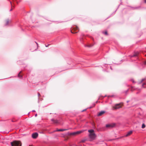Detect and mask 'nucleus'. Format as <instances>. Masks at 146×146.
Listing matches in <instances>:
<instances>
[{
	"instance_id": "obj_1",
	"label": "nucleus",
	"mask_w": 146,
	"mask_h": 146,
	"mask_svg": "<svg viewBox=\"0 0 146 146\" xmlns=\"http://www.w3.org/2000/svg\"><path fill=\"white\" fill-rule=\"evenodd\" d=\"M90 133L89 136L90 138L92 139H94L96 137V135L94 133V130L93 129L89 130L88 131Z\"/></svg>"
},
{
	"instance_id": "obj_2",
	"label": "nucleus",
	"mask_w": 146,
	"mask_h": 146,
	"mask_svg": "<svg viewBox=\"0 0 146 146\" xmlns=\"http://www.w3.org/2000/svg\"><path fill=\"white\" fill-rule=\"evenodd\" d=\"M12 146H21V143L20 141H14L11 143Z\"/></svg>"
},
{
	"instance_id": "obj_3",
	"label": "nucleus",
	"mask_w": 146,
	"mask_h": 146,
	"mask_svg": "<svg viewBox=\"0 0 146 146\" xmlns=\"http://www.w3.org/2000/svg\"><path fill=\"white\" fill-rule=\"evenodd\" d=\"M123 104L122 103L116 104L113 107V110H115L119 109L121 108Z\"/></svg>"
},
{
	"instance_id": "obj_4",
	"label": "nucleus",
	"mask_w": 146,
	"mask_h": 146,
	"mask_svg": "<svg viewBox=\"0 0 146 146\" xmlns=\"http://www.w3.org/2000/svg\"><path fill=\"white\" fill-rule=\"evenodd\" d=\"M78 29V27L77 26H76L75 27L73 28V29L71 30V32L72 33H77V32H75V31Z\"/></svg>"
},
{
	"instance_id": "obj_5",
	"label": "nucleus",
	"mask_w": 146,
	"mask_h": 146,
	"mask_svg": "<svg viewBox=\"0 0 146 146\" xmlns=\"http://www.w3.org/2000/svg\"><path fill=\"white\" fill-rule=\"evenodd\" d=\"M115 124L114 123H112L110 124H107L106 125V127L107 128H111L115 126Z\"/></svg>"
},
{
	"instance_id": "obj_6",
	"label": "nucleus",
	"mask_w": 146,
	"mask_h": 146,
	"mask_svg": "<svg viewBox=\"0 0 146 146\" xmlns=\"http://www.w3.org/2000/svg\"><path fill=\"white\" fill-rule=\"evenodd\" d=\"M38 136V134L37 133H33L32 135V137L33 138L36 139Z\"/></svg>"
},
{
	"instance_id": "obj_7",
	"label": "nucleus",
	"mask_w": 146,
	"mask_h": 146,
	"mask_svg": "<svg viewBox=\"0 0 146 146\" xmlns=\"http://www.w3.org/2000/svg\"><path fill=\"white\" fill-rule=\"evenodd\" d=\"M132 133V131H129L128 132L127 134L125 135L124 136L125 137H127L128 136H129L131 135Z\"/></svg>"
},
{
	"instance_id": "obj_8",
	"label": "nucleus",
	"mask_w": 146,
	"mask_h": 146,
	"mask_svg": "<svg viewBox=\"0 0 146 146\" xmlns=\"http://www.w3.org/2000/svg\"><path fill=\"white\" fill-rule=\"evenodd\" d=\"M84 131L83 130L78 131H77L76 132V135L80 134L82 132H83Z\"/></svg>"
},
{
	"instance_id": "obj_9",
	"label": "nucleus",
	"mask_w": 146,
	"mask_h": 146,
	"mask_svg": "<svg viewBox=\"0 0 146 146\" xmlns=\"http://www.w3.org/2000/svg\"><path fill=\"white\" fill-rule=\"evenodd\" d=\"M105 113V112L104 111H101L98 114V116H100L102 114H104Z\"/></svg>"
},
{
	"instance_id": "obj_10",
	"label": "nucleus",
	"mask_w": 146,
	"mask_h": 146,
	"mask_svg": "<svg viewBox=\"0 0 146 146\" xmlns=\"http://www.w3.org/2000/svg\"><path fill=\"white\" fill-rule=\"evenodd\" d=\"M145 80V78H143L139 80L138 81V83L139 84H141L142 83L143 81H144Z\"/></svg>"
},
{
	"instance_id": "obj_11",
	"label": "nucleus",
	"mask_w": 146,
	"mask_h": 146,
	"mask_svg": "<svg viewBox=\"0 0 146 146\" xmlns=\"http://www.w3.org/2000/svg\"><path fill=\"white\" fill-rule=\"evenodd\" d=\"M9 23V21L8 19L6 20L5 21V25H8Z\"/></svg>"
},
{
	"instance_id": "obj_12",
	"label": "nucleus",
	"mask_w": 146,
	"mask_h": 146,
	"mask_svg": "<svg viewBox=\"0 0 146 146\" xmlns=\"http://www.w3.org/2000/svg\"><path fill=\"white\" fill-rule=\"evenodd\" d=\"M52 121L55 123H58V121L56 119H52Z\"/></svg>"
},
{
	"instance_id": "obj_13",
	"label": "nucleus",
	"mask_w": 146,
	"mask_h": 146,
	"mask_svg": "<svg viewBox=\"0 0 146 146\" xmlns=\"http://www.w3.org/2000/svg\"><path fill=\"white\" fill-rule=\"evenodd\" d=\"M66 130V129H57L56 131H63L64 130Z\"/></svg>"
},
{
	"instance_id": "obj_14",
	"label": "nucleus",
	"mask_w": 146,
	"mask_h": 146,
	"mask_svg": "<svg viewBox=\"0 0 146 146\" xmlns=\"http://www.w3.org/2000/svg\"><path fill=\"white\" fill-rule=\"evenodd\" d=\"M138 54H139V53L138 52H137V53H135V54H134L133 55L131 56V57H134V56H137V55Z\"/></svg>"
},
{
	"instance_id": "obj_15",
	"label": "nucleus",
	"mask_w": 146,
	"mask_h": 146,
	"mask_svg": "<svg viewBox=\"0 0 146 146\" xmlns=\"http://www.w3.org/2000/svg\"><path fill=\"white\" fill-rule=\"evenodd\" d=\"M21 71L19 72V74H18V77L20 78H21L22 77V76L21 75H20V74L21 73Z\"/></svg>"
},
{
	"instance_id": "obj_16",
	"label": "nucleus",
	"mask_w": 146,
	"mask_h": 146,
	"mask_svg": "<svg viewBox=\"0 0 146 146\" xmlns=\"http://www.w3.org/2000/svg\"><path fill=\"white\" fill-rule=\"evenodd\" d=\"M70 135H76V132L71 133Z\"/></svg>"
},
{
	"instance_id": "obj_17",
	"label": "nucleus",
	"mask_w": 146,
	"mask_h": 146,
	"mask_svg": "<svg viewBox=\"0 0 146 146\" xmlns=\"http://www.w3.org/2000/svg\"><path fill=\"white\" fill-rule=\"evenodd\" d=\"M145 127V124H143L142 125V128H144Z\"/></svg>"
},
{
	"instance_id": "obj_18",
	"label": "nucleus",
	"mask_w": 146,
	"mask_h": 146,
	"mask_svg": "<svg viewBox=\"0 0 146 146\" xmlns=\"http://www.w3.org/2000/svg\"><path fill=\"white\" fill-rule=\"evenodd\" d=\"M103 33L104 34L106 35H108V33L107 31H106L105 32H103Z\"/></svg>"
},
{
	"instance_id": "obj_19",
	"label": "nucleus",
	"mask_w": 146,
	"mask_h": 146,
	"mask_svg": "<svg viewBox=\"0 0 146 146\" xmlns=\"http://www.w3.org/2000/svg\"><path fill=\"white\" fill-rule=\"evenodd\" d=\"M86 141V139H83V140H82L81 141V142H82V143H84V142Z\"/></svg>"
},
{
	"instance_id": "obj_20",
	"label": "nucleus",
	"mask_w": 146,
	"mask_h": 146,
	"mask_svg": "<svg viewBox=\"0 0 146 146\" xmlns=\"http://www.w3.org/2000/svg\"><path fill=\"white\" fill-rule=\"evenodd\" d=\"M10 3L11 4V9H10V11H12V9H13V6H12V2L10 1Z\"/></svg>"
},
{
	"instance_id": "obj_21",
	"label": "nucleus",
	"mask_w": 146,
	"mask_h": 146,
	"mask_svg": "<svg viewBox=\"0 0 146 146\" xmlns=\"http://www.w3.org/2000/svg\"><path fill=\"white\" fill-rule=\"evenodd\" d=\"M93 46V45L90 44V45H88V46L89 47H90L92 46Z\"/></svg>"
},
{
	"instance_id": "obj_22",
	"label": "nucleus",
	"mask_w": 146,
	"mask_h": 146,
	"mask_svg": "<svg viewBox=\"0 0 146 146\" xmlns=\"http://www.w3.org/2000/svg\"><path fill=\"white\" fill-rule=\"evenodd\" d=\"M38 96L39 97V96H40V94L39 93H38Z\"/></svg>"
},
{
	"instance_id": "obj_23",
	"label": "nucleus",
	"mask_w": 146,
	"mask_h": 146,
	"mask_svg": "<svg viewBox=\"0 0 146 146\" xmlns=\"http://www.w3.org/2000/svg\"><path fill=\"white\" fill-rule=\"evenodd\" d=\"M145 83H143V85H142V86H143H143H144V85H145Z\"/></svg>"
},
{
	"instance_id": "obj_24",
	"label": "nucleus",
	"mask_w": 146,
	"mask_h": 146,
	"mask_svg": "<svg viewBox=\"0 0 146 146\" xmlns=\"http://www.w3.org/2000/svg\"><path fill=\"white\" fill-rule=\"evenodd\" d=\"M144 64H146V61H145L144 62Z\"/></svg>"
},
{
	"instance_id": "obj_25",
	"label": "nucleus",
	"mask_w": 146,
	"mask_h": 146,
	"mask_svg": "<svg viewBox=\"0 0 146 146\" xmlns=\"http://www.w3.org/2000/svg\"><path fill=\"white\" fill-rule=\"evenodd\" d=\"M86 110V109H85V110H83L82 111H85V110Z\"/></svg>"
},
{
	"instance_id": "obj_26",
	"label": "nucleus",
	"mask_w": 146,
	"mask_h": 146,
	"mask_svg": "<svg viewBox=\"0 0 146 146\" xmlns=\"http://www.w3.org/2000/svg\"><path fill=\"white\" fill-rule=\"evenodd\" d=\"M145 3H146V0H144Z\"/></svg>"
},
{
	"instance_id": "obj_27",
	"label": "nucleus",
	"mask_w": 146,
	"mask_h": 146,
	"mask_svg": "<svg viewBox=\"0 0 146 146\" xmlns=\"http://www.w3.org/2000/svg\"><path fill=\"white\" fill-rule=\"evenodd\" d=\"M13 2L15 1H16L17 0H13Z\"/></svg>"
},
{
	"instance_id": "obj_28",
	"label": "nucleus",
	"mask_w": 146,
	"mask_h": 146,
	"mask_svg": "<svg viewBox=\"0 0 146 146\" xmlns=\"http://www.w3.org/2000/svg\"><path fill=\"white\" fill-rule=\"evenodd\" d=\"M37 115V114H36V115H35V116H36Z\"/></svg>"
},
{
	"instance_id": "obj_29",
	"label": "nucleus",
	"mask_w": 146,
	"mask_h": 146,
	"mask_svg": "<svg viewBox=\"0 0 146 146\" xmlns=\"http://www.w3.org/2000/svg\"><path fill=\"white\" fill-rule=\"evenodd\" d=\"M92 108V107H90V108Z\"/></svg>"
},
{
	"instance_id": "obj_30",
	"label": "nucleus",
	"mask_w": 146,
	"mask_h": 146,
	"mask_svg": "<svg viewBox=\"0 0 146 146\" xmlns=\"http://www.w3.org/2000/svg\"><path fill=\"white\" fill-rule=\"evenodd\" d=\"M32 146V145H31V146Z\"/></svg>"
},
{
	"instance_id": "obj_31",
	"label": "nucleus",
	"mask_w": 146,
	"mask_h": 146,
	"mask_svg": "<svg viewBox=\"0 0 146 146\" xmlns=\"http://www.w3.org/2000/svg\"><path fill=\"white\" fill-rule=\"evenodd\" d=\"M145 56H146V54L145 55Z\"/></svg>"
}]
</instances>
